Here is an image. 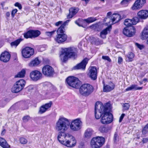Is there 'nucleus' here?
Here are the masks:
<instances>
[{
  "instance_id": "1a4fd4ad",
  "label": "nucleus",
  "mask_w": 148,
  "mask_h": 148,
  "mask_svg": "<svg viewBox=\"0 0 148 148\" xmlns=\"http://www.w3.org/2000/svg\"><path fill=\"white\" fill-rule=\"evenodd\" d=\"M67 84L70 86L75 88H78L81 85V82L79 79L73 76L69 77L66 79Z\"/></svg>"
},
{
  "instance_id": "ea45409f",
  "label": "nucleus",
  "mask_w": 148,
  "mask_h": 148,
  "mask_svg": "<svg viewBox=\"0 0 148 148\" xmlns=\"http://www.w3.org/2000/svg\"><path fill=\"white\" fill-rule=\"evenodd\" d=\"M123 109L124 110H128L130 106V105L129 103H125L123 104Z\"/></svg>"
},
{
  "instance_id": "774afa93",
  "label": "nucleus",
  "mask_w": 148,
  "mask_h": 148,
  "mask_svg": "<svg viewBox=\"0 0 148 148\" xmlns=\"http://www.w3.org/2000/svg\"><path fill=\"white\" fill-rule=\"evenodd\" d=\"M40 4V2H39V3H38V5H39Z\"/></svg>"
},
{
  "instance_id": "6ab92c4d",
  "label": "nucleus",
  "mask_w": 148,
  "mask_h": 148,
  "mask_svg": "<svg viewBox=\"0 0 148 148\" xmlns=\"http://www.w3.org/2000/svg\"><path fill=\"white\" fill-rule=\"evenodd\" d=\"M88 75L93 80H95L97 78V70L95 66H91L89 69Z\"/></svg>"
},
{
  "instance_id": "20e7f679",
  "label": "nucleus",
  "mask_w": 148,
  "mask_h": 148,
  "mask_svg": "<svg viewBox=\"0 0 148 148\" xmlns=\"http://www.w3.org/2000/svg\"><path fill=\"white\" fill-rule=\"evenodd\" d=\"M93 90V87L88 84H82L79 89L80 93L82 96L85 97L90 95Z\"/></svg>"
},
{
  "instance_id": "cd10ccee",
  "label": "nucleus",
  "mask_w": 148,
  "mask_h": 148,
  "mask_svg": "<svg viewBox=\"0 0 148 148\" xmlns=\"http://www.w3.org/2000/svg\"><path fill=\"white\" fill-rule=\"evenodd\" d=\"M93 130L91 128L87 129L84 133V136L87 138H90L92 135L93 133Z\"/></svg>"
},
{
  "instance_id": "4be33fe9",
  "label": "nucleus",
  "mask_w": 148,
  "mask_h": 148,
  "mask_svg": "<svg viewBox=\"0 0 148 148\" xmlns=\"http://www.w3.org/2000/svg\"><path fill=\"white\" fill-rule=\"evenodd\" d=\"M52 104V102L51 101H50L48 103L42 105L40 108L39 113L42 114L45 112L47 110L49 109L51 107Z\"/></svg>"
},
{
  "instance_id": "ddd939ff",
  "label": "nucleus",
  "mask_w": 148,
  "mask_h": 148,
  "mask_svg": "<svg viewBox=\"0 0 148 148\" xmlns=\"http://www.w3.org/2000/svg\"><path fill=\"white\" fill-rule=\"evenodd\" d=\"M34 50L29 47H26L22 49L21 53L23 57L25 58H28L34 53Z\"/></svg>"
},
{
  "instance_id": "9b49d317",
  "label": "nucleus",
  "mask_w": 148,
  "mask_h": 148,
  "mask_svg": "<svg viewBox=\"0 0 148 148\" xmlns=\"http://www.w3.org/2000/svg\"><path fill=\"white\" fill-rule=\"evenodd\" d=\"M76 143V140L75 138L71 134L66 138L62 144L63 145L68 147L71 148L74 147Z\"/></svg>"
},
{
  "instance_id": "f257e3e1",
  "label": "nucleus",
  "mask_w": 148,
  "mask_h": 148,
  "mask_svg": "<svg viewBox=\"0 0 148 148\" xmlns=\"http://www.w3.org/2000/svg\"><path fill=\"white\" fill-rule=\"evenodd\" d=\"M69 121L64 117L60 116L56 124V129L59 131L58 139L59 141L62 144L68 136L69 134L65 132L69 128Z\"/></svg>"
},
{
  "instance_id": "338daca9",
  "label": "nucleus",
  "mask_w": 148,
  "mask_h": 148,
  "mask_svg": "<svg viewBox=\"0 0 148 148\" xmlns=\"http://www.w3.org/2000/svg\"><path fill=\"white\" fill-rule=\"evenodd\" d=\"M100 0L102 1H103V2H104V0Z\"/></svg>"
},
{
  "instance_id": "72a5a7b5",
  "label": "nucleus",
  "mask_w": 148,
  "mask_h": 148,
  "mask_svg": "<svg viewBox=\"0 0 148 148\" xmlns=\"http://www.w3.org/2000/svg\"><path fill=\"white\" fill-rule=\"evenodd\" d=\"M142 36L144 39L148 38V28L146 26L144 28L142 32Z\"/></svg>"
},
{
  "instance_id": "bb28decb",
  "label": "nucleus",
  "mask_w": 148,
  "mask_h": 148,
  "mask_svg": "<svg viewBox=\"0 0 148 148\" xmlns=\"http://www.w3.org/2000/svg\"><path fill=\"white\" fill-rule=\"evenodd\" d=\"M69 22V20L66 21L61 25L57 31V34H64L65 26Z\"/></svg>"
},
{
  "instance_id": "473e14b6",
  "label": "nucleus",
  "mask_w": 148,
  "mask_h": 148,
  "mask_svg": "<svg viewBox=\"0 0 148 148\" xmlns=\"http://www.w3.org/2000/svg\"><path fill=\"white\" fill-rule=\"evenodd\" d=\"M0 145L3 148H7L8 147L6 141L2 138H0Z\"/></svg>"
},
{
  "instance_id": "6e6d98bb",
  "label": "nucleus",
  "mask_w": 148,
  "mask_h": 148,
  "mask_svg": "<svg viewBox=\"0 0 148 148\" xmlns=\"http://www.w3.org/2000/svg\"><path fill=\"white\" fill-rule=\"evenodd\" d=\"M123 58L121 57H119L118 58V63L119 64H121V62H123Z\"/></svg>"
},
{
  "instance_id": "39448f33",
  "label": "nucleus",
  "mask_w": 148,
  "mask_h": 148,
  "mask_svg": "<svg viewBox=\"0 0 148 148\" xmlns=\"http://www.w3.org/2000/svg\"><path fill=\"white\" fill-rule=\"evenodd\" d=\"M97 103H98L97 102L95 105V116L97 119H99L102 114L103 115L107 107H106V104L103 105L101 103H99L98 104Z\"/></svg>"
},
{
  "instance_id": "680f3d73",
  "label": "nucleus",
  "mask_w": 148,
  "mask_h": 148,
  "mask_svg": "<svg viewBox=\"0 0 148 148\" xmlns=\"http://www.w3.org/2000/svg\"><path fill=\"white\" fill-rule=\"evenodd\" d=\"M10 13L9 12H8L6 13V16L7 17H8L10 16Z\"/></svg>"
},
{
  "instance_id": "a19ab883",
  "label": "nucleus",
  "mask_w": 148,
  "mask_h": 148,
  "mask_svg": "<svg viewBox=\"0 0 148 148\" xmlns=\"http://www.w3.org/2000/svg\"><path fill=\"white\" fill-rule=\"evenodd\" d=\"M131 0H123L121 2V5L124 7L127 6L129 2Z\"/></svg>"
},
{
  "instance_id": "c03bdc74",
  "label": "nucleus",
  "mask_w": 148,
  "mask_h": 148,
  "mask_svg": "<svg viewBox=\"0 0 148 148\" xmlns=\"http://www.w3.org/2000/svg\"><path fill=\"white\" fill-rule=\"evenodd\" d=\"M148 132V123L145 126L142 130V132L143 134H145Z\"/></svg>"
},
{
  "instance_id": "052dcab7",
  "label": "nucleus",
  "mask_w": 148,
  "mask_h": 148,
  "mask_svg": "<svg viewBox=\"0 0 148 148\" xmlns=\"http://www.w3.org/2000/svg\"><path fill=\"white\" fill-rule=\"evenodd\" d=\"M6 132V130L5 129L3 130L2 131V132L1 134V135H4L5 134V133Z\"/></svg>"
},
{
  "instance_id": "bf43d9fd",
  "label": "nucleus",
  "mask_w": 148,
  "mask_h": 148,
  "mask_svg": "<svg viewBox=\"0 0 148 148\" xmlns=\"http://www.w3.org/2000/svg\"><path fill=\"white\" fill-rule=\"evenodd\" d=\"M62 21H59L58 22L56 23L55 24V25L57 26H59L62 23Z\"/></svg>"
},
{
  "instance_id": "f3484780",
  "label": "nucleus",
  "mask_w": 148,
  "mask_h": 148,
  "mask_svg": "<svg viewBox=\"0 0 148 148\" xmlns=\"http://www.w3.org/2000/svg\"><path fill=\"white\" fill-rule=\"evenodd\" d=\"M89 59L87 58H84L82 62L77 64L73 68V69L74 70H78L81 69L85 70L86 68V65L88 63Z\"/></svg>"
},
{
  "instance_id": "a211bd4d",
  "label": "nucleus",
  "mask_w": 148,
  "mask_h": 148,
  "mask_svg": "<svg viewBox=\"0 0 148 148\" xmlns=\"http://www.w3.org/2000/svg\"><path fill=\"white\" fill-rule=\"evenodd\" d=\"M146 2V0H137L131 8L132 10H136L141 8Z\"/></svg>"
},
{
  "instance_id": "7ed1b4c3",
  "label": "nucleus",
  "mask_w": 148,
  "mask_h": 148,
  "mask_svg": "<svg viewBox=\"0 0 148 148\" xmlns=\"http://www.w3.org/2000/svg\"><path fill=\"white\" fill-rule=\"evenodd\" d=\"M106 106L107 107L105 112L101 117V121L103 124H108L112 122L113 120L112 114L110 112L111 109L110 104L109 103H106Z\"/></svg>"
},
{
  "instance_id": "412c9836",
  "label": "nucleus",
  "mask_w": 148,
  "mask_h": 148,
  "mask_svg": "<svg viewBox=\"0 0 148 148\" xmlns=\"http://www.w3.org/2000/svg\"><path fill=\"white\" fill-rule=\"evenodd\" d=\"M67 36L65 34H57L55 38V40L58 43H62L67 39Z\"/></svg>"
},
{
  "instance_id": "f704fd0d",
  "label": "nucleus",
  "mask_w": 148,
  "mask_h": 148,
  "mask_svg": "<svg viewBox=\"0 0 148 148\" xmlns=\"http://www.w3.org/2000/svg\"><path fill=\"white\" fill-rule=\"evenodd\" d=\"M31 32L32 38L38 37L40 34V32L38 30H31Z\"/></svg>"
},
{
  "instance_id": "de8ad7c7",
  "label": "nucleus",
  "mask_w": 148,
  "mask_h": 148,
  "mask_svg": "<svg viewBox=\"0 0 148 148\" xmlns=\"http://www.w3.org/2000/svg\"><path fill=\"white\" fill-rule=\"evenodd\" d=\"M102 59L105 60H107L110 62H111V60L110 58L108 56H102Z\"/></svg>"
},
{
  "instance_id": "f8f14e48",
  "label": "nucleus",
  "mask_w": 148,
  "mask_h": 148,
  "mask_svg": "<svg viewBox=\"0 0 148 148\" xmlns=\"http://www.w3.org/2000/svg\"><path fill=\"white\" fill-rule=\"evenodd\" d=\"M42 71L43 75L47 77H51L54 73L53 68L49 65L44 66L42 69Z\"/></svg>"
},
{
  "instance_id": "a878e982",
  "label": "nucleus",
  "mask_w": 148,
  "mask_h": 148,
  "mask_svg": "<svg viewBox=\"0 0 148 148\" xmlns=\"http://www.w3.org/2000/svg\"><path fill=\"white\" fill-rule=\"evenodd\" d=\"M79 9L77 8H72L69 10V13L67 16L68 18H71L74 16L78 11Z\"/></svg>"
},
{
  "instance_id": "9d476101",
  "label": "nucleus",
  "mask_w": 148,
  "mask_h": 148,
  "mask_svg": "<svg viewBox=\"0 0 148 148\" xmlns=\"http://www.w3.org/2000/svg\"><path fill=\"white\" fill-rule=\"evenodd\" d=\"M82 123L80 118H77L72 120L70 125L71 129L73 131H77L80 129Z\"/></svg>"
},
{
  "instance_id": "7c9ffc66",
  "label": "nucleus",
  "mask_w": 148,
  "mask_h": 148,
  "mask_svg": "<svg viewBox=\"0 0 148 148\" xmlns=\"http://www.w3.org/2000/svg\"><path fill=\"white\" fill-rule=\"evenodd\" d=\"M134 57V54L132 52H129L126 56V61L130 62L132 61Z\"/></svg>"
},
{
  "instance_id": "c9c22d12",
  "label": "nucleus",
  "mask_w": 148,
  "mask_h": 148,
  "mask_svg": "<svg viewBox=\"0 0 148 148\" xmlns=\"http://www.w3.org/2000/svg\"><path fill=\"white\" fill-rule=\"evenodd\" d=\"M97 20L96 18L94 17H90L88 18L87 19H84L83 20L84 21L86 22L88 24L92 23Z\"/></svg>"
},
{
  "instance_id": "2f4dec72",
  "label": "nucleus",
  "mask_w": 148,
  "mask_h": 148,
  "mask_svg": "<svg viewBox=\"0 0 148 148\" xmlns=\"http://www.w3.org/2000/svg\"><path fill=\"white\" fill-rule=\"evenodd\" d=\"M40 63V61L37 58H36L29 63V66L30 67L36 66L38 65Z\"/></svg>"
},
{
  "instance_id": "4c0bfd02",
  "label": "nucleus",
  "mask_w": 148,
  "mask_h": 148,
  "mask_svg": "<svg viewBox=\"0 0 148 148\" xmlns=\"http://www.w3.org/2000/svg\"><path fill=\"white\" fill-rule=\"evenodd\" d=\"M21 42V39H18L15 41L11 42L10 45L12 47H16Z\"/></svg>"
},
{
  "instance_id": "4468645a",
  "label": "nucleus",
  "mask_w": 148,
  "mask_h": 148,
  "mask_svg": "<svg viewBox=\"0 0 148 148\" xmlns=\"http://www.w3.org/2000/svg\"><path fill=\"white\" fill-rule=\"evenodd\" d=\"M29 76L32 80L36 81L42 78V74L40 71L35 70L31 72Z\"/></svg>"
},
{
  "instance_id": "b1692460",
  "label": "nucleus",
  "mask_w": 148,
  "mask_h": 148,
  "mask_svg": "<svg viewBox=\"0 0 148 148\" xmlns=\"http://www.w3.org/2000/svg\"><path fill=\"white\" fill-rule=\"evenodd\" d=\"M138 17L140 18L145 19L148 17V10H142L140 11L137 14Z\"/></svg>"
},
{
  "instance_id": "3c124183",
  "label": "nucleus",
  "mask_w": 148,
  "mask_h": 148,
  "mask_svg": "<svg viewBox=\"0 0 148 148\" xmlns=\"http://www.w3.org/2000/svg\"><path fill=\"white\" fill-rule=\"evenodd\" d=\"M17 10L16 9H15L12 10L11 13V16L13 18L14 17L15 14L17 12Z\"/></svg>"
},
{
  "instance_id": "393cba45",
  "label": "nucleus",
  "mask_w": 148,
  "mask_h": 148,
  "mask_svg": "<svg viewBox=\"0 0 148 148\" xmlns=\"http://www.w3.org/2000/svg\"><path fill=\"white\" fill-rule=\"evenodd\" d=\"M111 29V26H109L102 30L100 33V36L103 39L106 38V35L108 33L110 32Z\"/></svg>"
},
{
  "instance_id": "603ef678",
  "label": "nucleus",
  "mask_w": 148,
  "mask_h": 148,
  "mask_svg": "<svg viewBox=\"0 0 148 148\" xmlns=\"http://www.w3.org/2000/svg\"><path fill=\"white\" fill-rule=\"evenodd\" d=\"M135 45L138 48L141 50L143 49L144 47L143 45H140L137 43H135Z\"/></svg>"
},
{
  "instance_id": "58836bf2",
  "label": "nucleus",
  "mask_w": 148,
  "mask_h": 148,
  "mask_svg": "<svg viewBox=\"0 0 148 148\" xmlns=\"http://www.w3.org/2000/svg\"><path fill=\"white\" fill-rule=\"evenodd\" d=\"M23 35L25 38H32L31 30L28 31L27 32L24 33Z\"/></svg>"
},
{
  "instance_id": "5701e85b",
  "label": "nucleus",
  "mask_w": 148,
  "mask_h": 148,
  "mask_svg": "<svg viewBox=\"0 0 148 148\" xmlns=\"http://www.w3.org/2000/svg\"><path fill=\"white\" fill-rule=\"evenodd\" d=\"M10 57V55L9 53L5 51L1 54L0 60L4 62H6L9 61Z\"/></svg>"
},
{
  "instance_id": "aec40b11",
  "label": "nucleus",
  "mask_w": 148,
  "mask_h": 148,
  "mask_svg": "<svg viewBox=\"0 0 148 148\" xmlns=\"http://www.w3.org/2000/svg\"><path fill=\"white\" fill-rule=\"evenodd\" d=\"M103 91L105 92H110L113 90L115 86V84L113 83H110L108 84H106L104 81L103 82Z\"/></svg>"
},
{
  "instance_id": "864d4df0",
  "label": "nucleus",
  "mask_w": 148,
  "mask_h": 148,
  "mask_svg": "<svg viewBox=\"0 0 148 148\" xmlns=\"http://www.w3.org/2000/svg\"><path fill=\"white\" fill-rule=\"evenodd\" d=\"M75 23L78 25L79 26H82L84 27H83V26L80 24L81 22L80 19H78L76 21H75Z\"/></svg>"
},
{
  "instance_id": "0eeeda50",
  "label": "nucleus",
  "mask_w": 148,
  "mask_h": 148,
  "mask_svg": "<svg viewBox=\"0 0 148 148\" xmlns=\"http://www.w3.org/2000/svg\"><path fill=\"white\" fill-rule=\"evenodd\" d=\"M105 138L102 136L93 138L91 141L90 144L92 148H99L104 144Z\"/></svg>"
},
{
  "instance_id": "dca6fc26",
  "label": "nucleus",
  "mask_w": 148,
  "mask_h": 148,
  "mask_svg": "<svg viewBox=\"0 0 148 148\" xmlns=\"http://www.w3.org/2000/svg\"><path fill=\"white\" fill-rule=\"evenodd\" d=\"M139 21V19L138 17H135L132 19H127L124 22V25L127 27L132 26V25H136Z\"/></svg>"
},
{
  "instance_id": "09e8293b",
  "label": "nucleus",
  "mask_w": 148,
  "mask_h": 148,
  "mask_svg": "<svg viewBox=\"0 0 148 148\" xmlns=\"http://www.w3.org/2000/svg\"><path fill=\"white\" fill-rule=\"evenodd\" d=\"M30 119V117L29 116L27 115L24 116L23 119L24 122H27Z\"/></svg>"
},
{
  "instance_id": "37998d69",
  "label": "nucleus",
  "mask_w": 148,
  "mask_h": 148,
  "mask_svg": "<svg viewBox=\"0 0 148 148\" xmlns=\"http://www.w3.org/2000/svg\"><path fill=\"white\" fill-rule=\"evenodd\" d=\"M19 141L21 144H25L27 142V140L23 137H21L20 138Z\"/></svg>"
},
{
  "instance_id": "8fccbe9b",
  "label": "nucleus",
  "mask_w": 148,
  "mask_h": 148,
  "mask_svg": "<svg viewBox=\"0 0 148 148\" xmlns=\"http://www.w3.org/2000/svg\"><path fill=\"white\" fill-rule=\"evenodd\" d=\"M14 6L18 7L20 10L22 8L21 5L18 2L14 4Z\"/></svg>"
},
{
  "instance_id": "e433bc0d",
  "label": "nucleus",
  "mask_w": 148,
  "mask_h": 148,
  "mask_svg": "<svg viewBox=\"0 0 148 148\" xmlns=\"http://www.w3.org/2000/svg\"><path fill=\"white\" fill-rule=\"evenodd\" d=\"M25 70L23 69L20 72L15 76V77H23L25 76Z\"/></svg>"
},
{
  "instance_id": "e2e57ef3",
  "label": "nucleus",
  "mask_w": 148,
  "mask_h": 148,
  "mask_svg": "<svg viewBox=\"0 0 148 148\" xmlns=\"http://www.w3.org/2000/svg\"><path fill=\"white\" fill-rule=\"evenodd\" d=\"M82 0L83 1H84L86 3H87L89 1V0Z\"/></svg>"
},
{
  "instance_id": "13d9d810",
  "label": "nucleus",
  "mask_w": 148,
  "mask_h": 148,
  "mask_svg": "<svg viewBox=\"0 0 148 148\" xmlns=\"http://www.w3.org/2000/svg\"><path fill=\"white\" fill-rule=\"evenodd\" d=\"M148 141V137L143 138L142 142L143 143H145Z\"/></svg>"
},
{
  "instance_id": "c85d7f7f",
  "label": "nucleus",
  "mask_w": 148,
  "mask_h": 148,
  "mask_svg": "<svg viewBox=\"0 0 148 148\" xmlns=\"http://www.w3.org/2000/svg\"><path fill=\"white\" fill-rule=\"evenodd\" d=\"M143 88V87H138L137 85L132 84L130 87L126 88L125 90L126 91H128L132 90H142Z\"/></svg>"
},
{
  "instance_id": "f03ea898",
  "label": "nucleus",
  "mask_w": 148,
  "mask_h": 148,
  "mask_svg": "<svg viewBox=\"0 0 148 148\" xmlns=\"http://www.w3.org/2000/svg\"><path fill=\"white\" fill-rule=\"evenodd\" d=\"M75 48L73 47L63 49L61 53L60 56L61 60L63 62H65L69 58L75 57Z\"/></svg>"
},
{
  "instance_id": "79ce46f5",
  "label": "nucleus",
  "mask_w": 148,
  "mask_h": 148,
  "mask_svg": "<svg viewBox=\"0 0 148 148\" xmlns=\"http://www.w3.org/2000/svg\"><path fill=\"white\" fill-rule=\"evenodd\" d=\"M107 129L103 126H101L99 128V130L102 133L106 132Z\"/></svg>"
},
{
  "instance_id": "2eb2a0df",
  "label": "nucleus",
  "mask_w": 148,
  "mask_h": 148,
  "mask_svg": "<svg viewBox=\"0 0 148 148\" xmlns=\"http://www.w3.org/2000/svg\"><path fill=\"white\" fill-rule=\"evenodd\" d=\"M123 32L125 35L131 37L134 35L135 33V28L133 26L125 27L123 29Z\"/></svg>"
},
{
  "instance_id": "a18cd8bd",
  "label": "nucleus",
  "mask_w": 148,
  "mask_h": 148,
  "mask_svg": "<svg viewBox=\"0 0 148 148\" xmlns=\"http://www.w3.org/2000/svg\"><path fill=\"white\" fill-rule=\"evenodd\" d=\"M56 30H53L51 32H45L46 35L49 37H51L55 32Z\"/></svg>"
},
{
  "instance_id": "6e6552de",
  "label": "nucleus",
  "mask_w": 148,
  "mask_h": 148,
  "mask_svg": "<svg viewBox=\"0 0 148 148\" xmlns=\"http://www.w3.org/2000/svg\"><path fill=\"white\" fill-rule=\"evenodd\" d=\"M26 82L23 79H20L14 84L12 88V92L17 93L22 90L24 88L25 84Z\"/></svg>"
},
{
  "instance_id": "49530a36",
  "label": "nucleus",
  "mask_w": 148,
  "mask_h": 148,
  "mask_svg": "<svg viewBox=\"0 0 148 148\" xmlns=\"http://www.w3.org/2000/svg\"><path fill=\"white\" fill-rule=\"evenodd\" d=\"M6 103V102L5 100H0V108L3 107Z\"/></svg>"
},
{
  "instance_id": "4d7b16f0",
  "label": "nucleus",
  "mask_w": 148,
  "mask_h": 148,
  "mask_svg": "<svg viewBox=\"0 0 148 148\" xmlns=\"http://www.w3.org/2000/svg\"><path fill=\"white\" fill-rule=\"evenodd\" d=\"M125 116V114L124 113L122 114L121 116H120L119 120V122H121L122 121L124 117Z\"/></svg>"
},
{
  "instance_id": "c756f323",
  "label": "nucleus",
  "mask_w": 148,
  "mask_h": 148,
  "mask_svg": "<svg viewBox=\"0 0 148 148\" xmlns=\"http://www.w3.org/2000/svg\"><path fill=\"white\" fill-rule=\"evenodd\" d=\"M44 87L47 90V91H50V92L53 91L55 89L53 85L51 83L46 82L45 84Z\"/></svg>"
},
{
  "instance_id": "69168bd1",
  "label": "nucleus",
  "mask_w": 148,
  "mask_h": 148,
  "mask_svg": "<svg viewBox=\"0 0 148 148\" xmlns=\"http://www.w3.org/2000/svg\"><path fill=\"white\" fill-rule=\"evenodd\" d=\"M49 93H49V92L48 93V92H46V95H47L49 94Z\"/></svg>"
},
{
  "instance_id": "423d86ee",
  "label": "nucleus",
  "mask_w": 148,
  "mask_h": 148,
  "mask_svg": "<svg viewBox=\"0 0 148 148\" xmlns=\"http://www.w3.org/2000/svg\"><path fill=\"white\" fill-rule=\"evenodd\" d=\"M112 14L111 12H108L107 13V18L104 19V21H107V23L108 25H112L118 22L120 19L121 16L118 14H114L111 16V17H109Z\"/></svg>"
},
{
  "instance_id": "0e129e2a",
  "label": "nucleus",
  "mask_w": 148,
  "mask_h": 148,
  "mask_svg": "<svg viewBox=\"0 0 148 148\" xmlns=\"http://www.w3.org/2000/svg\"><path fill=\"white\" fill-rule=\"evenodd\" d=\"M12 109V108H10V109L8 110V111L9 112H10L11 111Z\"/></svg>"
},
{
  "instance_id": "5fc2aeb1",
  "label": "nucleus",
  "mask_w": 148,
  "mask_h": 148,
  "mask_svg": "<svg viewBox=\"0 0 148 148\" xmlns=\"http://www.w3.org/2000/svg\"><path fill=\"white\" fill-rule=\"evenodd\" d=\"M119 138V136H118L117 133L115 132L114 136V139L115 141L117 140Z\"/></svg>"
}]
</instances>
